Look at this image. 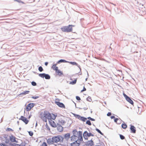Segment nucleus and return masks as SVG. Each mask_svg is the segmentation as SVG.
<instances>
[{
  "instance_id": "obj_1",
  "label": "nucleus",
  "mask_w": 146,
  "mask_h": 146,
  "mask_svg": "<svg viewBox=\"0 0 146 146\" xmlns=\"http://www.w3.org/2000/svg\"><path fill=\"white\" fill-rule=\"evenodd\" d=\"M51 115L48 111H44L43 114L41 116V118L45 122L47 121V119L51 120Z\"/></svg>"
},
{
  "instance_id": "obj_2",
  "label": "nucleus",
  "mask_w": 146,
  "mask_h": 146,
  "mask_svg": "<svg viewBox=\"0 0 146 146\" xmlns=\"http://www.w3.org/2000/svg\"><path fill=\"white\" fill-rule=\"evenodd\" d=\"M64 138L62 136L58 135L52 137V139L54 143H57L60 142V143L63 142Z\"/></svg>"
},
{
  "instance_id": "obj_3",
  "label": "nucleus",
  "mask_w": 146,
  "mask_h": 146,
  "mask_svg": "<svg viewBox=\"0 0 146 146\" xmlns=\"http://www.w3.org/2000/svg\"><path fill=\"white\" fill-rule=\"evenodd\" d=\"M72 26H74L72 25H69L68 26H64L61 28L62 31L63 32H69L72 31Z\"/></svg>"
},
{
  "instance_id": "obj_4",
  "label": "nucleus",
  "mask_w": 146,
  "mask_h": 146,
  "mask_svg": "<svg viewBox=\"0 0 146 146\" xmlns=\"http://www.w3.org/2000/svg\"><path fill=\"white\" fill-rule=\"evenodd\" d=\"M38 76L43 78H45V79L47 80L50 79V76L48 74L44 73L39 74H38Z\"/></svg>"
},
{
  "instance_id": "obj_5",
  "label": "nucleus",
  "mask_w": 146,
  "mask_h": 146,
  "mask_svg": "<svg viewBox=\"0 0 146 146\" xmlns=\"http://www.w3.org/2000/svg\"><path fill=\"white\" fill-rule=\"evenodd\" d=\"M35 105V104L33 103H30L27 105L26 108V110L27 111H30L31 109Z\"/></svg>"
},
{
  "instance_id": "obj_6",
  "label": "nucleus",
  "mask_w": 146,
  "mask_h": 146,
  "mask_svg": "<svg viewBox=\"0 0 146 146\" xmlns=\"http://www.w3.org/2000/svg\"><path fill=\"white\" fill-rule=\"evenodd\" d=\"M85 145L86 146H92L94 145V143L93 141L92 140V139L91 140L86 142Z\"/></svg>"
},
{
  "instance_id": "obj_7",
  "label": "nucleus",
  "mask_w": 146,
  "mask_h": 146,
  "mask_svg": "<svg viewBox=\"0 0 146 146\" xmlns=\"http://www.w3.org/2000/svg\"><path fill=\"white\" fill-rule=\"evenodd\" d=\"M19 119L22 120L26 124H27L29 122V120L27 119V118L23 116H21Z\"/></svg>"
},
{
  "instance_id": "obj_8",
  "label": "nucleus",
  "mask_w": 146,
  "mask_h": 146,
  "mask_svg": "<svg viewBox=\"0 0 146 146\" xmlns=\"http://www.w3.org/2000/svg\"><path fill=\"white\" fill-rule=\"evenodd\" d=\"M130 131L131 133H135L136 132V129L135 127L133 125L131 124L130 125Z\"/></svg>"
},
{
  "instance_id": "obj_9",
  "label": "nucleus",
  "mask_w": 146,
  "mask_h": 146,
  "mask_svg": "<svg viewBox=\"0 0 146 146\" xmlns=\"http://www.w3.org/2000/svg\"><path fill=\"white\" fill-rule=\"evenodd\" d=\"M55 103L60 108H65V106L64 104L60 102H57L56 101Z\"/></svg>"
},
{
  "instance_id": "obj_10",
  "label": "nucleus",
  "mask_w": 146,
  "mask_h": 146,
  "mask_svg": "<svg viewBox=\"0 0 146 146\" xmlns=\"http://www.w3.org/2000/svg\"><path fill=\"white\" fill-rule=\"evenodd\" d=\"M78 140L75 141L74 142L71 143L70 146H79L80 144L78 142Z\"/></svg>"
},
{
  "instance_id": "obj_11",
  "label": "nucleus",
  "mask_w": 146,
  "mask_h": 146,
  "mask_svg": "<svg viewBox=\"0 0 146 146\" xmlns=\"http://www.w3.org/2000/svg\"><path fill=\"white\" fill-rule=\"evenodd\" d=\"M58 130L60 132H62L63 130V127L59 123H57V127Z\"/></svg>"
},
{
  "instance_id": "obj_12",
  "label": "nucleus",
  "mask_w": 146,
  "mask_h": 146,
  "mask_svg": "<svg viewBox=\"0 0 146 146\" xmlns=\"http://www.w3.org/2000/svg\"><path fill=\"white\" fill-rule=\"evenodd\" d=\"M67 63H69L70 64L73 65H76L80 69V71H81V68H80V65H78V63H76V62H69L68 61Z\"/></svg>"
},
{
  "instance_id": "obj_13",
  "label": "nucleus",
  "mask_w": 146,
  "mask_h": 146,
  "mask_svg": "<svg viewBox=\"0 0 146 146\" xmlns=\"http://www.w3.org/2000/svg\"><path fill=\"white\" fill-rule=\"evenodd\" d=\"M10 140L12 142H15L17 143V141H16L15 139V138L14 137L13 135H12L10 136L9 137Z\"/></svg>"
},
{
  "instance_id": "obj_14",
  "label": "nucleus",
  "mask_w": 146,
  "mask_h": 146,
  "mask_svg": "<svg viewBox=\"0 0 146 146\" xmlns=\"http://www.w3.org/2000/svg\"><path fill=\"white\" fill-rule=\"evenodd\" d=\"M64 138L66 139V140L68 141L70 137V134L69 133H67L64 135Z\"/></svg>"
},
{
  "instance_id": "obj_15",
  "label": "nucleus",
  "mask_w": 146,
  "mask_h": 146,
  "mask_svg": "<svg viewBox=\"0 0 146 146\" xmlns=\"http://www.w3.org/2000/svg\"><path fill=\"white\" fill-rule=\"evenodd\" d=\"M58 122L59 123H58L60 124V125H63L64 124L66 123V121L64 120L61 119L58 120Z\"/></svg>"
},
{
  "instance_id": "obj_16",
  "label": "nucleus",
  "mask_w": 146,
  "mask_h": 146,
  "mask_svg": "<svg viewBox=\"0 0 146 146\" xmlns=\"http://www.w3.org/2000/svg\"><path fill=\"white\" fill-rule=\"evenodd\" d=\"M57 64H57V63H56V64L53 65L52 67V68L56 71L58 70V67L56 66Z\"/></svg>"
},
{
  "instance_id": "obj_17",
  "label": "nucleus",
  "mask_w": 146,
  "mask_h": 146,
  "mask_svg": "<svg viewBox=\"0 0 146 146\" xmlns=\"http://www.w3.org/2000/svg\"><path fill=\"white\" fill-rule=\"evenodd\" d=\"M73 133V136L74 137H77V136L78 135V133L77 132V131L76 129H74L72 131Z\"/></svg>"
},
{
  "instance_id": "obj_18",
  "label": "nucleus",
  "mask_w": 146,
  "mask_h": 146,
  "mask_svg": "<svg viewBox=\"0 0 146 146\" xmlns=\"http://www.w3.org/2000/svg\"><path fill=\"white\" fill-rule=\"evenodd\" d=\"M126 100L131 105H133V104L134 103L133 101L129 97H128Z\"/></svg>"
},
{
  "instance_id": "obj_19",
  "label": "nucleus",
  "mask_w": 146,
  "mask_h": 146,
  "mask_svg": "<svg viewBox=\"0 0 146 146\" xmlns=\"http://www.w3.org/2000/svg\"><path fill=\"white\" fill-rule=\"evenodd\" d=\"M47 142L48 144H52L54 142L52 139V138L51 139L50 138L48 139L47 140Z\"/></svg>"
},
{
  "instance_id": "obj_20",
  "label": "nucleus",
  "mask_w": 146,
  "mask_h": 146,
  "mask_svg": "<svg viewBox=\"0 0 146 146\" xmlns=\"http://www.w3.org/2000/svg\"><path fill=\"white\" fill-rule=\"evenodd\" d=\"M68 62V61H67L64 59H60L58 60L57 62V64H60L62 62Z\"/></svg>"
},
{
  "instance_id": "obj_21",
  "label": "nucleus",
  "mask_w": 146,
  "mask_h": 146,
  "mask_svg": "<svg viewBox=\"0 0 146 146\" xmlns=\"http://www.w3.org/2000/svg\"><path fill=\"white\" fill-rule=\"evenodd\" d=\"M76 140H78V142H79L80 144L81 142H82V143H84V142L83 140L82 136L78 137V139Z\"/></svg>"
},
{
  "instance_id": "obj_22",
  "label": "nucleus",
  "mask_w": 146,
  "mask_h": 146,
  "mask_svg": "<svg viewBox=\"0 0 146 146\" xmlns=\"http://www.w3.org/2000/svg\"><path fill=\"white\" fill-rule=\"evenodd\" d=\"M77 81V78H76L74 81L70 82L69 83L70 84L74 85L76 83Z\"/></svg>"
},
{
  "instance_id": "obj_23",
  "label": "nucleus",
  "mask_w": 146,
  "mask_h": 146,
  "mask_svg": "<svg viewBox=\"0 0 146 146\" xmlns=\"http://www.w3.org/2000/svg\"><path fill=\"white\" fill-rule=\"evenodd\" d=\"M10 145L11 146H21V145L18 144H16L15 143H9Z\"/></svg>"
},
{
  "instance_id": "obj_24",
  "label": "nucleus",
  "mask_w": 146,
  "mask_h": 146,
  "mask_svg": "<svg viewBox=\"0 0 146 146\" xmlns=\"http://www.w3.org/2000/svg\"><path fill=\"white\" fill-rule=\"evenodd\" d=\"M10 137V136H9V137L7 138H5L4 139V141H5V142L6 143H8L9 142V138Z\"/></svg>"
},
{
  "instance_id": "obj_25",
  "label": "nucleus",
  "mask_w": 146,
  "mask_h": 146,
  "mask_svg": "<svg viewBox=\"0 0 146 146\" xmlns=\"http://www.w3.org/2000/svg\"><path fill=\"white\" fill-rule=\"evenodd\" d=\"M56 72L57 73L59 76H60L63 74L62 72L58 70L56 71Z\"/></svg>"
},
{
  "instance_id": "obj_26",
  "label": "nucleus",
  "mask_w": 146,
  "mask_h": 146,
  "mask_svg": "<svg viewBox=\"0 0 146 146\" xmlns=\"http://www.w3.org/2000/svg\"><path fill=\"white\" fill-rule=\"evenodd\" d=\"M29 92H30V91H24L23 92L21 93L20 94V95H25L26 94H29Z\"/></svg>"
},
{
  "instance_id": "obj_27",
  "label": "nucleus",
  "mask_w": 146,
  "mask_h": 146,
  "mask_svg": "<svg viewBox=\"0 0 146 146\" xmlns=\"http://www.w3.org/2000/svg\"><path fill=\"white\" fill-rule=\"evenodd\" d=\"M127 125L125 123H122L121 125V127L123 129H125L127 127Z\"/></svg>"
},
{
  "instance_id": "obj_28",
  "label": "nucleus",
  "mask_w": 146,
  "mask_h": 146,
  "mask_svg": "<svg viewBox=\"0 0 146 146\" xmlns=\"http://www.w3.org/2000/svg\"><path fill=\"white\" fill-rule=\"evenodd\" d=\"M87 119V118L83 116H81L80 120H81L83 121H85Z\"/></svg>"
},
{
  "instance_id": "obj_29",
  "label": "nucleus",
  "mask_w": 146,
  "mask_h": 146,
  "mask_svg": "<svg viewBox=\"0 0 146 146\" xmlns=\"http://www.w3.org/2000/svg\"><path fill=\"white\" fill-rule=\"evenodd\" d=\"M74 117L79 119V120H80V118L81 117V116L80 115L76 114H74Z\"/></svg>"
},
{
  "instance_id": "obj_30",
  "label": "nucleus",
  "mask_w": 146,
  "mask_h": 146,
  "mask_svg": "<svg viewBox=\"0 0 146 146\" xmlns=\"http://www.w3.org/2000/svg\"><path fill=\"white\" fill-rule=\"evenodd\" d=\"M96 130L97 131L98 133H100L101 135H103V133L101 132V131L98 129L96 128Z\"/></svg>"
},
{
  "instance_id": "obj_31",
  "label": "nucleus",
  "mask_w": 146,
  "mask_h": 146,
  "mask_svg": "<svg viewBox=\"0 0 146 146\" xmlns=\"http://www.w3.org/2000/svg\"><path fill=\"white\" fill-rule=\"evenodd\" d=\"M88 132L87 131H85L83 133V136L86 137V136H88Z\"/></svg>"
},
{
  "instance_id": "obj_32",
  "label": "nucleus",
  "mask_w": 146,
  "mask_h": 146,
  "mask_svg": "<svg viewBox=\"0 0 146 146\" xmlns=\"http://www.w3.org/2000/svg\"><path fill=\"white\" fill-rule=\"evenodd\" d=\"M74 137L73 136H72L71 137V141H76V139L74 137Z\"/></svg>"
},
{
  "instance_id": "obj_33",
  "label": "nucleus",
  "mask_w": 146,
  "mask_h": 146,
  "mask_svg": "<svg viewBox=\"0 0 146 146\" xmlns=\"http://www.w3.org/2000/svg\"><path fill=\"white\" fill-rule=\"evenodd\" d=\"M52 115H51V119H52L53 120H54L56 118V116H57V115H56V116L54 114H52Z\"/></svg>"
},
{
  "instance_id": "obj_34",
  "label": "nucleus",
  "mask_w": 146,
  "mask_h": 146,
  "mask_svg": "<svg viewBox=\"0 0 146 146\" xmlns=\"http://www.w3.org/2000/svg\"><path fill=\"white\" fill-rule=\"evenodd\" d=\"M86 123L89 125H91L92 124L91 121L90 120H88L86 121Z\"/></svg>"
},
{
  "instance_id": "obj_35",
  "label": "nucleus",
  "mask_w": 146,
  "mask_h": 146,
  "mask_svg": "<svg viewBox=\"0 0 146 146\" xmlns=\"http://www.w3.org/2000/svg\"><path fill=\"white\" fill-rule=\"evenodd\" d=\"M86 100L89 102H91L92 100L90 96H88V98H87Z\"/></svg>"
},
{
  "instance_id": "obj_36",
  "label": "nucleus",
  "mask_w": 146,
  "mask_h": 146,
  "mask_svg": "<svg viewBox=\"0 0 146 146\" xmlns=\"http://www.w3.org/2000/svg\"><path fill=\"white\" fill-rule=\"evenodd\" d=\"M38 70L40 72H41L43 71V69L41 66H40L38 67Z\"/></svg>"
},
{
  "instance_id": "obj_37",
  "label": "nucleus",
  "mask_w": 146,
  "mask_h": 146,
  "mask_svg": "<svg viewBox=\"0 0 146 146\" xmlns=\"http://www.w3.org/2000/svg\"><path fill=\"white\" fill-rule=\"evenodd\" d=\"M6 131H13V130L9 128H7L6 130Z\"/></svg>"
},
{
  "instance_id": "obj_38",
  "label": "nucleus",
  "mask_w": 146,
  "mask_h": 146,
  "mask_svg": "<svg viewBox=\"0 0 146 146\" xmlns=\"http://www.w3.org/2000/svg\"><path fill=\"white\" fill-rule=\"evenodd\" d=\"M119 136L120 139L122 140L124 139H125V137L122 135L119 134Z\"/></svg>"
},
{
  "instance_id": "obj_39",
  "label": "nucleus",
  "mask_w": 146,
  "mask_h": 146,
  "mask_svg": "<svg viewBox=\"0 0 146 146\" xmlns=\"http://www.w3.org/2000/svg\"><path fill=\"white\" fill-rule=\"evenodd\" d=\"M79 134L78 135V137H80L82 136V132L81 131H79L78 132Z\"/></svg>"
},
{
  "instance_id": "obj_40",
  "label": "nucleus",
  "mask_w": 146,
  "mask_h": 146,
  "mask_svg": "<svg viewBox=\"0 0 146 146\" xmlns=\"http://www.w3.org/2000/svg\"><path fill=\"white\" fill-rule=\"evenodd\" d=\"M53 122L54 123V125H51L52 127H57V124H56L54 121H53Z\"/></svg>"
},
{
  "instance_id": "obj_41",
  "label": "nucleus",
  "mask_w": 146,
  "mask_h": 146,
  "mask_svg": "<svg viewBox=\"0 0 146 146\" xmlns=\"http://www.w3.org/2000/svg\"><path fill=\"white\" fill-rule=\"evenodd\" d=\"M28 133H29V135L31 136H32L33 135V133L32 131H28Z\"/></svg>"
},
{
  "instance_id": "obj_42",
  "label": "nucleus",
  "mask_w": 146,
  "mask_h": 146,
  "mask_svg": "<svg viewBox=\"0 0 146 146\" xmlns=\"http://www.w3.org/2000/svg\"><path fill=\"white\" fill-rule=\"evenodd\" d=\"M94 135L91 133H88V137L90 136H94Z\"/></svg>"
},
{
  "instance_id": "obj_43",
  "label": "nucleus",
  "mask_w": 146,
  "mask_h": 146,
  "mask_svg": "<svg viewBox=\"0 0 146 146\" xmlns=\"http://www.w3.org/2000/svg\"><path fill=\"white\" fill-rule=\"evenodd\" d=\"M31 84L33 86H36V83L34 81H32L31 82Z\"/></svg>"
},
{
  "instance_id": "obj_44",
  "label": "nucleus",
  "mask_w": 146,
  "mask_h": 146,
  "mask_svg": "<svg viewBox=\"0 0 146 146\" xmlns=\"http://www.w3.org/2000/svg\"><path fill=\"white\" fill-rule=\"evenodd\" d=\"M32 98H33L34 99H36L39 98V96H33L31 97Z\"/></svg>"
},
{
  "instance_id": "obj_45",
  "label": "nucleus",
  "mask_w": 146,
  "mask_h": 146,
  "mask_svg": "<svg viewBox=\"0 0 146 146\" xmlns=\"http://www.w3.org/2000/svg\"><path fill=\"white\" fill-rule=\"evenodd\" d=\"M40 146H48L45 142H44Z\"/></svg>"
},
{
  "instance_id": "obj_46",
  "label": "nucleus",
  "mask_w": 146,
  "mask_h": 146,
  "mask_svg": "<svg viewBox=\"0 0 146 146\" xmlns=\"http://www.w3.org/2000/svg\"><path fill=\"white\" fill-rule=\"evenodd\" d=\"M3 18V17H1V23H3V22L1 21H3L5 19Z\"/></svg>"
},
{
  "instance_id": "obj_47",
  "label": "nucleus",
  "mask_w": 146,
  "mask_h": 146,
  "mask_svg": "<svg viewBox=\"0 0 146 146\" xmlns=\"http://www.w3.org/2000/svg\"><path fill=\"white\" fill-rule=\"evenodd\" d=\"M76 99L78 100H81V98H80L78 96H76Z\"/></svg>"
},
{
  "instance_id": "obj_48",
  "label": "nucleus",
  "mask_w": 146,
  "mask_h": 146,
  "mask_svg": "<svg viewBox=\"0 0 146 146\" xmlns=\"http://www.w3.org/2000/svg\"><path fill=\"white\" fill-rule=\"evenodd\" d=\"M8 137H9L6 134H4L3 135V137L4 138V139L7 138Z\"/></svg>"
},
{
  "instance_id": "obj_49",
  "label": "nucleus",
  "mask_w": 146,
  "mask_h": 146,
  "mask_svg": "<svg viewBox=\"0 0 146 146\" xmlns=\"http://www.w3.org/2000/svg\"><path fill=\"white\" fill-rule=\"evenodd\" d=\"M26 145V143L25 142H22L21 144V146H25Z\"/></svg>"
},
{
  "instance_id": "obj_50",
  "label": "nucleus",
  "mask_w": 146,
  "mask_h": 146,
  "mask_svg": "<svg viewBox=\"0 0 146 146\" xmlns=\"http://www.w3.org/2000/svg\"><path fill=\"white\" fill-rule=\"evenodd\" d=\"M123 94L126 99L129 97L124 93Z\"/></svg>"
},
{
  "instance_id": "obj_51",
  "label": "nucleus",
  "mask_w": 146,
  "mask_h": 146,
  "mask_svg": "<svg viewBox=\"0 0 146 146\" xmlns=\"http://www.w3.org/2000/svg\"><path fill=\"white\" fill-rule=\"evenodd\" d=\"M114 121L115 123H117V121L118 120V119L117 118H114Z\"/></svg>"
},
{
  "instance_id": "obj_52",
  "label": "nucleus",
  "mask_w": 146,
  "mask_h": 146,
  "mask_svg": "<svg viewBox=\"0 0 146 146\" xmlns=\"http://www.w3.org/2000/svg\"><path fill=\"white\" fill-rule=\"evenodd\" d=\"M121 119H120V120L118 119V120L117 121V124H120L121 123Z\"/></svg>"
},
{
  "instance_id": "obj_53",
  "label": "nucleus",
  "mask_w": 146,
  "mask_h": 146,
  "mask_svg": "<svg viewBox=\"0 0 146 146\" xmlns=\"http://www.w3.org/2000/svg\"><path fill=\"white\" fill-rule=\"evenodd\" d=\"M111 114V113L110 112H109L107 114V115L108 116H110Z\"/></svg>"
},
{
  "instance_id": "obj_54",
  "label": "nucleus",
  "mask_w": 146,
  "mask_h": 146,
  "mask_svg": "<svg viewBox=\"0 0 146 146\" xmlns=\"http://www.w3.org/2000/svg\"><path fill=\"white\" fill-rule=\"evenodd\" d=\"M86 88H85V87L84 86V88H83V89L81 91V92H84V91H86Z\"/></svg>"
},
{
  "instance_id": "obj_55",
  "label": "nucleus",
  "mask_w": 146,
  "mask_h": 146,
  "mask_svg": "<svg viewBox=\"0 0 146 146\" xmlns=\"http://www.w3.org/2000/svg\"><path fill=\"white\" fill-rule=\"evenodd\" d=\"M1 146H8L7 145H6L5 144L1 143Z\"/></svg>"
},
{
  "instance_id": "obj_56",
  "label": "nucleus",
  "mask_w": 146,
  "mask_h": 146,
  "mask_svg": "<svg viewBox=\"0 0 146 146\" xmlns=\"http://www.w3.org/2000/svg\"><path fill=\"white\" fill-rule=\"evenodd\" d=\"M88 136H86V137L83 136L84 138L86 140H88Z\"/></svg>"
},
{
  "instance_id": "obj_57",
  "label": "nucleus",
  "mask_w": 146,
  "mask_h": 146,
  "mask_svg": "<svg viewBox=\"0 0 146 146\" xmlns=\"http://www.w3.org/2000/svg\"><path fill=\"white\" fill-rule=\"evenodd\" d=\"M111 119L115 118V117L114 116H111Z\"/></svg>"
},
{
  "instance_id": "obj_58",
  "label": "nucleus",
  "mask_w": 146,
  "mask_h": 146,
  "mask_svg": "<svg viewBox=\"0 0 146 146\" xmlns=\"http://www.w3.org/2000/svg\"><path fill=\"white\" fill-rule=\"evenodd\" d=\"M48 64V62H46L45 63V65L46 66H47Z\"/></svg>"
},
{
  "instance_id": "obj_59",
  "label": "nucleus",
  "mask_w": 146,
  "mask_h": 146,
  "mask_svg": "<svg viewBox=\"0 0 146 146\" xmlns=\"http://www.w3.org/2000/svg\"><path fill=\"white\" fill-rule=\"evenodd\" d=\"M15 1H17L19 2H21V0H15Z\"/></svg>"
},
{
  "instance_id": "obj_60",
  "label": "nucleus",
  "mask_w": 146,
  "mask_h": 146,
  "mask_svg": "<svg viewBox=\"0 0 146 146\" xmlns=\"http://www.w3.org/2000/svg\"><path fill=\"white\" fill-rule=\"evenodd\" d=\"M46 127L48 130H50V128L48 126H46Z\"/></svg>"
},
{
  "instance_id": "obj_61",
  "label": "nucleus",
  "mask_w": 146,
  "mask_h": 146,
  "mask_svg": "<svg viewBox=\"0 0 146 146\" xmlns=\"http://www.w3.org/2000/svg\"><path fill=\"white\" fill-rule=\"evenodd\" d=\"M91 117H87V119H88L89 120H90L91 119Z\"/></svg>"
},
{
  "instance_id": "obj_62",
  "label": "nucleus",
  "mask_w": 146,
  "mask_h": 146,
  "mask_svg": "<svg viewBox=\"0 0 146 146\" xmlns=\"http://www.w3.org/2000/svg\"><path fill=\"white\" fill-rule=\"evenodd\" d=\"M90 120L92 121H95V119H94L92 118Z\"/></svg>"
},
{
  "instance_id": "obj_63",
  "label": "nucleus",
  "mask_w": 146,
  "mask_h": 146,
  "mask_svg": "<svg viewBox=\"0 0 146 146\" xmlns=\"http://www.w3.org/2000/svg\"><path fill=\"white\" fill-rule=\"evenodd\" d=\"M83 109H84V110H86L88 109V108H83Z\"/></svg>"
},
{
  "instance_id": "obj_64",
  "label": "nucleus",
  "mask_w": 146,
  "mask_h": 146,
  "mask_svg": "<svg viewBox=\"0 0 146 146\" xmlns=\"http://www.w3.org/2000/svg\"><path fill=\"white\" fill-rule=\"evenodd\" d=\"M31 115H29V116L28 117V119H29V118H31Z\"/></svg>"
}]
</instances>
